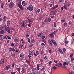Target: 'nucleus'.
I'll use <instances>...</instances> for the list:
<instances>
[{"instance_id": "48", "label": "nucleus", "mask_w": 74, "mask_h": 74, "mask_svg": "<svg viewBox=\"0 0 74 74\" xmlns=\"http://www.w3.org/2000/svg\"><path fill=\"white\" fill-rule=\"evenodd\" d=\"M12 56H13V57H15V53H13L12 54Z\"/></svg>"}, {"instance_id": "58", "label": "nucleus", "mask_w": 74, "mask_h": 74, "mask_svg": "<svg viewBox=\"0 0 74 74\" xmlns=\"http://www.w3.org/2000/svg\"><path fill=\"white\" fill-rule=\"evenodd\" d=\"M69 62H67L66 64V65H69Z\"/></svg>"}, {"instance_id": "39", "label": "nucleus", "mask_w": 74, "mask_h": 74, "mask_svg": "<svg viewBox=\"0 0 74 74\" xmlns=\"http://www.w3.org/2000/svg\"><path fill=\"white\" fill-rule=\"evenodd\" d=\"M42 37V39H44V38H45V36H42L41 37Z\"/></svg>"}, {"instance_id": "22", "label": "nucleus", "mask_w": 74, "mask_h": 74, "mask_svg": "<svg viewBox=\"0 0 74 74\" xmlns=\"http://www.w3.org/2000/svg\"><path fill=\"white\" fill-rule=\"evenodd\" d=\"M7 35H5V36H3V39H4V40H5V39H6V38H7Z\"/></svg>"}, {"instance_id": "63", "label": "nucleus", "mask_w": 74, "mask_h": 74, "mask_svg": "<svg viewBox=\"0 0 74 74\" xmlns=\"http://www.w3.org/2000/svg\"><path fill=\"white\" fill-rule=\"evenodd\" d=\"M66 21L65 20H61V22H65Z\"/></svg>"}, {"instance_id": "42", "label": "nucleus", "mask_w": 74, "mask_h": 74, "mask_svg": "<svg viewBox=\"0 0 74 74\" xmlns=\"http://www.w3.org/2000/svg\"><path fill=\"white\" fill-rule=\"evenodd\" d=\"M16 73V72H11V74H15Z\"/></svg>"}, {"instance_id": "59", "label": "nucleus", "mask_w": 74, "mask_h": 74, "mask_svg": "<svg viewBox=\"0 0 74 74\" xmlns=\"http://www.w3.org/2000/svg\"><path fill=\"white\" fill-rule=\"evenodd\" d=\"M14 65H15V63H14L12 65V67H14Z\"/></svg>"}, {"instance_id": "47", "label": "nucleus", "mask_w": 74, "mask_h": 74, "mask_svg": "<svg viewBox=\"0 0 74 74\" xmlns=\"http://www.w3.org/2000/svg\"><path fill=\"white\" fill-rule=\"evenodd\" d=\"M53 45H56V42L55 41V42H53Z\"/></svg>"}, {"instance_id": "33", "label": "nucleus", "mask_w": 74, "mask_h": 74, "mask_svg": "<svg viewBox=\"0 0 74 74\" xmlns=\"http://www.w3.org/2000/svg\"><path fill=\"white\" fill-rule=\"evenodd\" d=\"M39 19H41L42 18V16L40 14L39 16Z\"/></svg>"}, {"instance_id": "46", "label": "nucleus", "mask_w": 74, "mask_h": 74, "mask_svg": "<svg viewBox=\"0 0 74 74\" xmlns=\"http://www.w3.org/2000/svg\"><path fill=\"white\" fill-rule=\"evenodd\" d=\"M51 41L52 43H53V42H55V40L53 39H51Z\"/></svg>"}, {"instance_id": "9", "label": "nucleus", "mask_w": 74, "mask_h": 74, "mask_svg": "<svg viewBox=\"0 0 74 74\" xmlns=\"http://www.w3.org/2000/svg\"><path fill=\"white\" fill-rule=\"evenodd\" d=\"M58 52H60V53H61V54H62V55H63V51H62V49H61L58 48Z\"/></svg>"}, {"instance_id": "11", "label": "nucleus", "mask_w": 74, "mask_h": 74, "mask_svg": "<svg viewBox=\"0 0 74 74\" xmlns=\"http://www.w3.org/2000/svg\"><path fill=\"white\" fill-rule=\"evenodd\" d=\"M43 35H44V33H40L38 34V37H41L42 36H43Z\"/></svg>"}, {"instance_id": "17", "label": "nucleus", "mask_w": 74, "mask_h": 74, "mask_svg": "<svg viewBox=\"0 0 74 74\" xmlns=\"http://www.w3.org/2000/svg\"><path fill=\"white\" fill-rule=\"evenodd\" d=\"M51 12L50 13V15H52V13H53V15H55L56 14V13H55V11H51Z\"/></svg>"}, {"instance_id": "12", "label": "nucleus", "mask_w": 74, "mask_h": 74, "mask_svg": "<svg viewBox=\"0 0 74 74\" xmlns=\"http://www.w3.org/2000/svg\"><path fill=\"white\" fill-rule=\"evenodd\" d=\"M48 42L49 43V44L50 46H52V43L51 42V40H48Z\"/></svg>"}, {"instance_id": "37", "label": "nucleus", "mask_w": 74, "mask_h": 74, "mask_svg": "<svg viewBox=\"0 0 74 74\" xmlns=\"http://www.w3.org/2000/svg\"><path fill=\"white\" fill-rule=\"evenodd\" d=\"M7 30V32L9 33H10V28Z\"/></svg>"}, {"instance_id": "62", "label": "nucleus", "mask_w": 74, "mask_h": 74, "mask_svg": "<svg viewBox=\"0 0 74 74\" xmlns=\"http://www.w3.org/2000/svg\"><path fill=\"white\" fill-rule=\"evenodd\" d=\"M47 57L45 56V60H47Z\"/></svg>"}, {"instance_id": "44", "label": "nucleus", "mask_w": 74, "mask_h": 74, "mask_svg": "<svg viewBox=\"0 0 74 74\" xmlns=\"http://www.w3.org/2000/svg\"><path fill=\"white\" fill-rule=\"evenodd\" d=\"M45 69V67H43V68H42L41 69V71H43Z\"/></svg>"}, {"instance_id": "30", "label": "nucleus", "mask_w": 74, "mask_h": 74, "mask_svg": "<svg viewBox=\"0 0 74 74\" xmlns=\"http://www.w3.org/2000/svg\"><path fill=\"white\" fill-rule=\"evenodd\" d=\"M64 7L65 10H67V5H64Z\"/></svg>"}, {"instance_id": "16", "label": "nucleus", "mask_w": 74, "mask_h": 74, "mask_svg": "<svg viewBox=\"0 0 74 74\" xmlns=\"http://www.w3.org/2000/svg\"><path fill=\"white\" fill-rule=\"evenodd\" d=\"M23 56H24V54L23 53H21L20 55V56L21 58H22L23 59L24 58V57H23Z\"/></svg>"}, {"instance_id": "25", "label": "nucleus", "mask_w": 74, "mask_h": 74, "mask_svg": "<svg viewBox=\"0 0 74 74\" xmlns=\"http://www.w3.org/2000/svg\"><path fill=\"white\" fill-rule=\"evenodd\" d=\"M56 22H55L53 24L54 27H56Z\"/></svg>"}, {"instance_id": "51", "label": "nucleus", "mask_w": 74, "mask_h": 74, "mask_svg": "<svg viewBox=\"0 0 74 74\" xmlns=\"http://www.w3.org/2000/svg\"><path fill=\"white\" fill-rule=\"evenodd\" d=\"M20 45L21 47H23V45H22V43H20Z\"/></svg>"}, {"instance_id": "40", "label": "nucleus", "mask_w": 74, "mask_h": 74, "mask_svg": "<svg viewBox=\"0 0 74 74\" xmlns=\"http://www.w3.org/2000/svg\"><path fill=\"white\" fill-rule=\"evenodd\" d=\"M65 42L66 44H68L69 43V41H67L65 40Z\"/></svg>"}, {"instance_id": "50", "label": "nucleus", "mask_w": 74, "mask_h": 74, "mask_svg": "<svg viewBox=\"0 0 74 74\" xmlns=\"http://www.w3.org/2000/svg\"><path fill=\"white\" fill-rule=\"evenodd\" d=\"M28 20L29 21V23H31V22H32V20H31L30 19H28Z\"/></svg>"}, {"instance_id": "18", "label": "nucleus", "mask_w": 74, "mask_h": 74, "mask_svg": "<svg viewBox=\"0 0 74 74\" xmlns=\"http://www.w3.org/2000/svg\"><path fill=\"white\" fill-rule=\"evenodd\" d=\"M0 33L1 34H4V33H5V31H4L3 30H1V31Z\"/></svg>"}, {"instance_id": "60", "label": "nucleus", "mask_w": 74, "mask_h": 74, "mask_svg": "<svg viewBox=\"0 0 74 74\" xmlns=\"http://www.w3.org/2000/svg\"><path fill=\"white\" fill-rule=\"evenodd\" d=\"M56 69V67H55V66H54L53 67V70H55V69Z\"/></svg>"}, {"instance_id": "24", "label": "nucleus", "mask_w": 74, "mask_h": 74, "mask_svg": "<svg viewBox=\"0 0 74 74\" xmlns=\"http://www.w3.org/2000/svg\"><path fill=\"white\" fill-rule=\"evenodd\" d=\"M17 70L18 71L19 73H21V68L20 67L17 68Z\"/></svg>"}, {"instance_id": "23", "label": "nucleus", "mask_w": 74, "mask_h": 74, "mask_svg": "<svg viewBox=\"0 0 74 74\" xmlns=\"http://www.w3.org/2000/svg\"><path fill=\"white\" fill-rule=\"evenodd\" d=\"M29 56H32V51H29Z\"/></svg>"}, {"instance_id": "26", "label": "nucleus", "mask_w": 74, "mask_h": 74, "mask_svg": "<svg viewBox=\"0 0 74 74\" xmlns=\"http://www.w3.org/2000/svg\"><path fill=\"white\" fill-rule=\"evenodd\" d=\"M14 40L16 42H18L19 41V40L17 38L15 39Z\"/></svg>"}, {"instance_id": "19", "label": "nucleus", "mask_w": 74, "mask_h": 74, "mask_svg": "<svg viewBox=\"0 0 74 74\" xmlns=\"http://www.w3.org/2000/svg\"><path fill=\"white\" fill-rule=\"evenodd\" d=\"M40 11V9H39L36 11V14H38V13H39Z\"/></svg>"}, {"instance_id": "36", "label": "nucleus", "mask_w": 74, "mask_h": 74, "mask_svg": "<svg viewBox=\"0 0 74 74\" xmlns=\"http://www.w3.org/2000/svg\"><path fill=\"white\" fill-rule=\"evenodd\" d=\"M63 66H66V62H64L63 63Z\"/></svg>"}, {"instance_id": "2", "label": "nucleus", "mask_w": 74, "mask_h": 74, "mask_svg": "<svg viewBox=\"0 0 74 74\" xmlns=\"http://www.w3.org/2000/svg\"><path fill=\"white\" fill-rule=\"evenodd\" d=\"M17 7H19L21 10H22L23 9V7L20 2L18 3L17 4Z\"/></svg>"}, {"instance_id": "57", "label": "nucleus", "mask_w": 74, "mask_h": 74, "mask_svg": "<svg viewBox=\"0 0 74 74\" xmlns=\"http://www.w3.org/2000/svg\"><path fill=\"white\" fill-rule=\"evenodd\" d=\"M11 45L12 47H14V43H12L11 44Z\"/></svg>"}, {"instance_id": "35", "label": "nucleus", "mask_w": 74, "mask_h": 74, "mask_svg": "<svg viewBox=\"0 0 74 74\" xmlns=\"http://www.w3.org/2000/svg\"><path fill=\"white\" fill-rule=\"evenodd\" d=\"M36 70V68H34L32 70V71H35Z\"/></svg>"}, {"instance_id": "43", "label": "nucleus", "mask_w": 74, "mask_h": 74, "mask_svg": "<svg viewBox=\"0 0 74 74\" xmlns=\"http://www.w3.org/2000/svg\"><path fill=\"white\" fill-rule=\"evenodd\" d=\"M33 46V44H32L29 45V47H32Z\"/></svg>"}, {"instance_id": "20", "label": "nucleus", "mask_w": 74, "mask_h": 74, "mask_svg": "<svg viewBox=\"0 0 74 74\" xmlns=\"http://www.w3.org/2000/svg\"><path fill=\"white\" fill-rule=\"evenodd\" d=\"M50 36L52 38H53V37H54V36H53V33H51L50 34Z\"/></svg>"}, {"instance_id": "64", "label": "nucleus", "mask_w": 74, "mask_h": 74, "mask_svg": "<svg viewBox=\"0 0 74 74\" xmlns=\"http://www.w3.org/2000/svg\"><path fill=\"white\" fill-rule=\"evenodd\" d=\"M74 60V57H72L71 58V60H72V61H73V60Z\"/></svg>"}, {"instance_id": "21", "label": "nucleus", "mask_w": 74, "mask_h": 74, "mask_svg": "<svg viewBox=\"0 0 74 74\" xmlns=\"http://www.w3.org/2000/svg\"><path fill=\"white\" fill-rule=\"evenodd\" d=\"M35 41H36V40L34 39H32L31 40V42H34Z\"/></svg>"}, {"instance_id": "14", "label": "nucleus", "mask_w": 74, "mask_h": 74, "mask_svg": "<svg viewBox=\"0 0 74 74\" xmlns=\"http://www.w3.org/2000/svg\"><path fill=\"white\" fill-rule=\"evenodd\" d=\"M4 60L3 59H2L0 62V64H3L4 63Z\"/></svg>"}, {"instance_id": "15", "label": "nucleus", "mask_w": 74, "mask_h": 74, "mask_svg": "<svg viewBox=\"0 0 74 74\" xmlns=\"http://www.w3.org/2000/svg\"><path fill=\"white\" fill-rule=\"evenodd\" d=\"M22 5L24 6H25L26 5V2L25 1H23L22 2Z\"/></svg>"}, {"instance_id": "29", "label": "nucleus", "mask_w": 74, "mask_h": 74, "mask_svg": "<svg viewBox=\"0 0 74 74\" xmlns=\"http://www.w3.org/2000/svg\"><path fill=\"white\" fill-rule=\"evenodd\" d=\"M7 37H8V39H9V40H11V38L10 37V36H9L7 35Z\"/></svg>"}, {"instance_id": "6", "label": "nucleus", "mask_w": 74, "mask_h": 74, "mask_svg": "<svg viewBox=\"0 0 74 74\" xmlns=\"http://www.w3.org/2000/svg\"><path fill=\"white\" fill-rule=\"evenodd\" d=\"M14 4L13 3H11L9 4V7L10 8H12V7H13V6H14Z\"/></svg>"}, {"instance_id": "7", "label": "nucleus", "mask_w": 74, "mask_h": 74, "mask_svg": "<svg viewBox=\"0 0 74 74\" xmlns=\"http://www.w3.org/2000/svg\"><path fill=\"white\" fill-rule=\"evenodd\" d=\"M6 21H7V16H4L3 18V22L5 23L6 22Z\"/></svg>"}, {"instance_id": "32", "label": "nucleus", "mask_w": 74, "mask_h": 74, "mask_svg": "<svg viewBox=\"0 0 74 74\" xmlns=\"http://www.w3.org/2000/svg\"><path fill=\"white\" fill-rule=\"evenodd\" d=\"M3 6H4V3H2L1 4V8H3Z\"/></svg>"}, {"instance_id": "28", "label": "nucleus", "mask_w": 74, "mask_h": 74, "mask_svg": "<svg viewBox=\"0 0 74 74\" xmlns=\"http://www.w3.org/2000/svg\"><path fill=\"white\" fill-rule=\"evenodd\" d=\"M26 38H27V37H29V34L27 33H26Z\"/></svg>"}, {"instance_id": "27", "label": "nucleus", "mask_w": 74, "mask_h": 74, "mask_svg": "<svg viewBox=\"0 0 74 74\" xmlns=\"http://www.w3.org/2000/svg\"><path fill=\"white\" fill-rule=\"evenodd\" d=\"M37 67L38 70H40V68L39 67V64H37Z\"/></svg>"}, {"instance_id": "13", "label": "nucleus", "mask_w": 74, "mask_h": 74, "mask_svg": "<svg viewBox=\"0 0 74 74\" xmlns=\"http://www.w3.org/2000/svg\"><path fill=\"white\" fill-rule=\"evenodd\" d=\"M58 7V5H55L52 8L51 10H53V9H56V8H57Z\"/></svg>"}, {"instance_id": "5", "label": "nucleus", "mask_w": 74, "mask_h": 74, "mask_svg": "<svg viewBox=\"0 0 74 74\" xmlns=\"http://www.w3.org/2000/svg\"><path fill=\"white\" fill-rule=\"evenodd\" d=\"M11 67V65H8L7 66H6L5 68V70H8V69L10 68V67Z\"/></svg>"}, {"instance_id": "54", "label": "nucleus", "mask_w": 74, "mask_h": 74, "mask_svg": "<svg viewBox=\"0 0 74 74\" xmlns=\"http://www.w3.org/2000/svg\"><path fill=\"white\" fill-rule=\"evenodd\" d=\"M69 74H74V73H73V72L71 71L70 72Z\"/></svg>"}, {"instance_id": "56", "label": "nucleus", "mask_w": 74, "mask_h": 74, "mask_svg": "<svg viewBox=\"0 0 74 74\" xmlns=\"http://www.w3.org/2000/svg\"><path fill=\"white\" fill-rule=\"evenodd\" d=\"M28 41L29 42H30V39L29 38H28Z\"/></svg>"}, {"instance_id": "55", "label": "nucleus", "mask_w": 74, "mask_h": 74, "mask_svg": "<svg viewBox=\"0 0 74 74\" xmlns=\"http://www.w3.org/2000/svg\"><path fill=\"white\" fill-rule=\"evenodd\" d=\"M3 38H0V40H1V41H3Z\"/></svg>"}, {"instance_id": "34", "label": "nucleus", "mask_w": 74, "mask_h": 74, "mask_svg": "<svg viewBox=\"0 0 74 74\" xmlns=\"http://www.w3.org/2000/svg\"><path fill=\"white\" fill-rule=\"evenodd\" d=\"M36 54L37 55H38V54H39V51H36Z\"/></svg>"}, {"instance_id": "38", "label": "nucleus", "mask_w": 74, "mask_h": 74, "mask_svg": "<svg viewBox=\"0 0 74 74\" xmlns=\"http://www.w3.org/2000/svg\"><path fill=\"white\" fill-rule=\"evenodd\" d=\"M52 62V61H49V62L48 63L49 65H51Z\"/></svg>"}, {"instance_id": "49", "label": "nucleus", "mask_w": 74, "mask_h": 74, "mask_svg": "<svg viewBox=\"0 0 74 74\" xmlns=\"http://www.w3.org/2000/svg\"><path fill=\"white\" fill-rule=\"evenodd\" d=\"M34 55L35 56H37V55L36 54V53L34 52Z\"/></svg>"}, {"instance_id": "53", "label": "nucleus", "mask_w": 74, "mask_h": 74, "mask_svg": "<svg viewBox=\"0 0 74 74\" xmlns=\"http://www.w3.org/2000/svg\"><path fill=\"white\" fill-rule=\"evenodd\" d=\"M55 65L56 66H58V67H60V66H59V65L57 64H56Z\"/></svg>"}, {"instance_id": "8", "label": "nucleus", "mask_w": 74, "mask_h": 74, "mask_svg": "<svg viewBox=\"0 0 74 74\" xmlns=\"http://www.w3.org/2000/svg\"><path fill=\"white\" fill-rule=\"evenodd\" d=\"M7 26L8 27H10V25H11V22H10V21L8 20L7 21Z\"/></svg>"}, {"instance_id": "45", "label": "nucleus", "mask_w": 74, "mask_h": 74, "mask_svg": "<svg viewBox=\"0 0 74 74\" xmlns=\"http://www.w3.org/2000/svg\"><path fill=\"white\" fill-rule=\"evenodd\" d=\"M44 25H45V23H44V22H42V26H43Z\"/></svg>"}, {"instance_id": "61", "label": "nucleus", "mask_w": 74, "mask_h": 74, "mask_svg": "<svg viewBox=\"0 0 74 74\" xmlns=\"http://www.w3.org/2000/svg\"><path fill=\"white\" fill-rule=\"evenodd\" d=\"M12 52H15V49H12Z\"/></svg>"}, {"instance_id": "10", "label": "nucleus", "mask_w": 74, "mask_h": 74, "mask_svg": "<svg viewBox=\"0 0 74 74\" xmlns=\"http://www.w3.org/2000/svg\"><path fill=\"white\" fill-rule=\"evenodd\" d=\"M4 27L5 28V31H7V30L9 29L10 27H7L6 25H4Z\"/></svg>"}, {"instance_id": "52", "label": "nucleus", "mask_w": 74, "mask_h": 74, "mask_svg": "<svg viewBox=\"0 0 74 74\" xmlns=\"http://www.w3.org/2000/svg\"><path fill=\"white\" fill-rule=\"evenodd\" d=\"M73 54H71L70 55V57H71V58H72V57H73Z\"/></svg>"}, {"instance_id": "41", "label": "nucleus", "mask_w": 74, "mask_h": 74, "mask_svg": "<svg viewBox=\"0 0 74 74\" xmlns=\"http://www.w3.org/2000/svg\"><path fill=\"white\" fill-rule=\"evenodd\" d=\"M67 23L66 22H65L64 23V26H67Z\"/></svg>"}, {"instance_id": "4", "label": "nucleus", "mask_w": 74, "mask_h": 74, "mask_svg": "<svg viewBox=\"0 0 74 74\" xmlns=\"http://www.w3.org/2000/svg\"><path fill=\"white\" fill-rule=\"evenodd\" d=\"M51 19L50 18H47L46 19H45L44 21V22H51Z\"/></svg>"}, {"instance_id": "31", "label": "nucleus", "mask_w": 74, "mask_h": 74, "mask_svg": "<svg viewBox=\"0 0 74 74\" xmlns=\"http://www.w3.org/2000/svg\"><path fill=\"white\" fill-rule=\"evenodd\" d=\"M62 51H63V52H64H64H66V49L63 48V49H62Z\"/></svg>"}, {"instance_id": "1", "label": "nucleus", "mask_w": 74, "mask_h": 74, "mask_svg": "<svg viewBox=\"0 0 74 74\" xmlns=\"http://www.w3.org/2000/svg\"><path fill=\"white\" fill-rule=\"evenodd\" d=\"M27 10L30 11H32L33 10V6L32 5H30L27 8Z\"/></svg>"}, {"instance_id": "3", "label": "nucleus", "mask_w": 74, "mask_h": 74, "mask_svg": "<svg viewBox=\"0 0 74 74\" xmlns=\"http://www.w3.org/2000/svg\"><path fill=\"white\" fill-rule=\"evenodd\" d=\"M21 26L22 27H25V26L26 25V23L25 22V21H23L21 22Z\"/></svg>"}]
</instances>
